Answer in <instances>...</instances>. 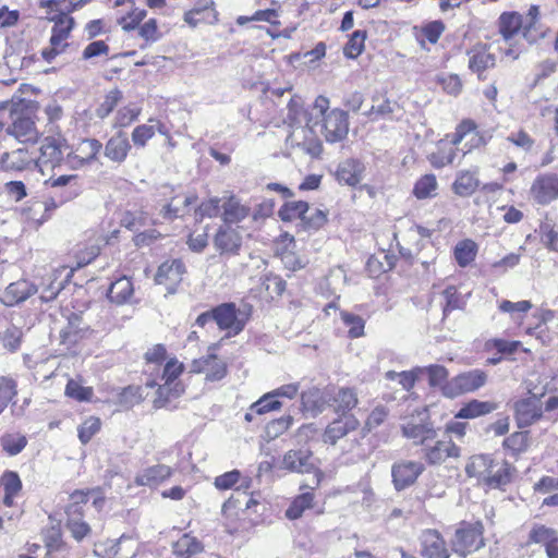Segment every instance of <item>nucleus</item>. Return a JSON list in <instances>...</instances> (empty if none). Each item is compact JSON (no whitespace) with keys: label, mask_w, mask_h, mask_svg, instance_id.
<instances>
[{"label":"nucleus","mask_w":558,"mask_h":558,"mask_svg":"<svg viewBox=\"0 0 558 558\" xmlns=\"http://www.w3.org/2000/svg\"><path fill=\"white\" fill-rule=\"evenodd\" d=\"M313 111L315 112L314 122L317 124V119L322 120V133L328 143H338L343 141L349 133V117L348 113L339 108L330 110V101L325 96L316 97L313 104Z\"/></svg>","instance_id":"obj_1"},{"label":"nucleus","mask_w":558,"mask_h":558,"mask_svg":"<svg viewBox=\"0 0 558 558\" xmlns=\"http://www.w3.org/2000/svg\"><path fill=\"white\" fill-rule=\"evenodd\" d=\"M470 477H476L490 488H499L510 482V465L505 460H494L487 454L474 456L465 466Z\"/></svg>","instance_id":"obj_2"},{"label":"nucleus","mask_w":558,"mask_h":558,"mask_svg":"<svg viewBox=\"0 0 558 558\" xmlns=\"http://www.w3.org/2000/svg\"><path fill=\"white\" fill-rule=\"evenodd\" d=\"M12 124L7 129L8 134L15 137L20 143L35 144L39 138V132L33 119L31 102L20 100L10 106Z\"/></svg>","instance_id":"obj_3"},{"label":"nucleus","mask_w":558,"mask_h":558,"mask_svg":"<svg viewBox=\"0 0 558 558\" xmlns=\"http://www.w3.org/2000/svg\"><path fill=\"white\" fill-rule=\"evenodd\" d=\"M216 324L220 330H226L227 335H239L247 324L251 316V306L243 305L238 307L234 303H222L215 307Z\"/></svg>","instance_id":"obj_4"},{"label":"nucleus","mask_w":558,"mask_h":558,"mask_svg":"<svg viewBox=\"0 0 558 558\" xmlns=\"http://www.w3.org/2000/svg\"><path fill=\"white\" fill-rule=\"evenodd\" d=\"M484 526L482 522H461L451 541L452 550L465 557L484 546Z\"/></svg>","instance_id":"obj_5"},{"label":"nucleus","mask_w":558,"mask_h":558,"mask_svg":"<svg viewBox=\"0 0 558 558\" xmlns=\"http://www.w3.org/2000/svg\"><path fill=\"white\" fill-rule=\"evenodd\" d=\"M47 20L54 22L51 29L50 46L43 49L41 56L45 61L51 62L58 54L62 53L69 46L68 38L74 26V19L68 14L57 16H45Z\"/></svg>","instance_id":"obj_6"},{"label":"nucleus","mask_w":558,"mask_h":558,"mask_svg":"<svg viewBox=\"0 0 558 558\" xmlns=\"http://www.w3.org/2000/svg\"><path fill=\"white\" fill-rule=\"evenodd\" d=\"M183 372V364L172 359L169 360L162 373V379L165 383L158 388V397L154 403L156 408H162L172 399L180 397L184 391V386L181 381L177 380Z\"/></svg>","instance_id":"obj_7"},{"label":"nucleus","mask_w":558,"mask_h":558,"mask_svg":"<svg viewBox=\"0 0 558 558\" xmlns=\"http://www.w3.org/2000/svg\"><path fill=\"white\" fill-rule=\"evenodd\" d=\"M487 381V374L482 369H472L461 373L448 380L441 388L442 395L456 398L463 393L473 392Z\"/></svg>","instance_id":"obj_8"},{"label":"nucleus","mask_w":558,"mask_h":558,"mask_svg":"<svg viewBox=\"0 0 558 558\" xmlns=\"http://www.w3.org/2000/svg\"><path fill=\"white\" fill-rule=\"evenodd\" d=\"M286 143L291 148L312 157H318L323 150V145L313 128L305 123L291 129Z\"/></svg>","instance_id":"obj_9"},{"label":"nucleus","mask_w":558,"mask_h":558,"mask_svg":"<svg viewBox=\"0 0 558 558\" xmlns=\"http://www.w3.org/2000/svg\"><path fill=\"white\" fill-rule=\"evenodd\" d=\"M68 148L64 140L46 137L39 148L40 155L35 157V166L44 172L45 168L56 169L62 161L65 162L64 153Z\"/></svg>","instance_id":"obj_10"},{"label":"nucleus","mask_w":558,"mask_h":558,"mask_svg":"<svg viewBox=\"0 0 558 558\" xmlns=\"http://www.w3.org/2000/svg\"><path fill=\"white\" fill-rule=\"evenodd\" d=\"M102 144L96 138L82 140L72 150L66 153L65 165L72 169H81L97 159Z\"/></svg>","instance_id":"obj_11"},{"label":"nucleus","mask_w":558,"mask_h":558,"mask_svg":"<svg viewBox=\"0 0 558 558\" xmlns=\"http://www.w3.org/2000/svg\"><path fill=\"white\" fill-rule=\"evenodd\" d=\"M422 450L425 460L433 465L441 464L449 458L457 459L460 457V448L450 437H444L442 439H436L435 437L426 442Z\"/></svg>","instance_id":"obj_12"},{"label":"nucleus","mask_w":558,"mask_h":558,"mask_svg":"<svg viewBox=\"0 0 558 558\" xmlns=\"http://www.w3.org/2000/svg\"><path fill=\"white\" fill-rule=\"evenodd\" d=\"M424 470V464L418 461L401 460L393 463L391 476L395 488L402 490L412 486Z\"/></svg>","instance_id":"obj_13"},{"label":"nucleus","mask_w":558,"mask_h":558,"mask_svg":"<svg viewBox=\"0 0 558 558\" xmlns=\"http://www.w3.org/2000/svg\"><path fill=\"white\" fill-rule=\"evenodd\" d=\"M530 194L539 205H548L558 199V175L555 173L537 175L531 185Z\"/></svg>","instance_id":"obj_14"},{"label":"nucleus","mask_w":558,"mask_h":558,"mask_svg":"<svg viewBox=\"0 0 558 558\" xmlns=\"http://www.w3.org/2000/svg\"><path fill=\"white\" fill-rule=\"evenodd\" d=\"M184 272L185 266L181 259L166 260L158 267L155 282L165 286L169 293H174Z\"/></svg>","instance_id":"obj_15"},{"label":"nucleus","mask_w":558,"mask_h":558,"mask_svg":"<svg viewBox=\"0 0 558 558\" xmlns=\"http://www.w3.org/2000/svg\"><path fill=\"white\" fill-rule=\"evenodd\" d=\"M213 243L220 255L235 256L242 246V235L231 226H221L217 230Z\"/></svg>","instance_id":"obj_16"},{"label":"nucleus","mask_w":558,"mask_h":558,"mask_svg":"<svg viewBox=\"0 0 558 558\" xmlns=\"http://www.w3.org/2000/svg\"><path fill=\"white\" fill-rule=\"evenodd\" d=\"M35 161L34 154L27 148H16L11 151H4L0 155V170L4 172H21L29 169Z\"/></svg>","instance_id":"obj_17"},{"label":"nucleus","mask_w":558,"mask_h":558,"mask_svg":"<svg viewBox=\"0 0 558 558\" xmlns=\"http://www.w3.org/2000/svg\"><path fill=\"white\" fill-rule=\"evenodd\" d=\"M37 291L38 288L36 284L27 279H20L17 281L11 282L5 288L2 296L0 298V301L5 306H15L25 302L32 295L37 293Z\"/></svg>","instance_id":"obj_18"},{"label":"nucleus","mask_w":558,"mask_h":558,"mask_svg":"<svg viewBox=\"0 0 558 558\" xmlns=\"http://www.w3.org/2000/svg\"><path fill=\"white\" fill-rule=\"evenodd\" d=\"M521 22V15L514 12L502 13L499 17V32L505 43L509 46L506 48V54L512 59H517L520 53V50L513 47L511 40L520 33Z\"/></svg>","instance_id":"obj_19"},{"label":"nucleus","mask_w":558,"mask_h":558,"mask_svg":"<svg viewBox=\"0 0 558 558\" xmlns=\"http://www.w3.org/2000/svg\"><path fill=\"white\" fill-rule=\"evenodd\" d=\"M421 555L424 558H449L446 542L436 530H425L421 534Z\"/></svg>","instance_id":"obj_20"},{"label":"nucleus","mask_w":558,"mask_h":558,"mask_svg":"<svg viewBox=\"0 0 558 558\" xmlns=\"http://www.w3.org/2000/svg\"><path fill=\"white\" fill-rule=\"evenodd\" d=\"M360 426L359 420L353 415H343L332 421L325 429L323 440L326 444L336 442L347 436L350 432L356 430Z\"/></svg>","instance_id":"obj_21"},{"label":"nucleus","mask_w":558,"mask_h":558,"mask_svg":"<svg viewBox=\"0 0 558 558\" xmlns=\"http://www.w3.org/2000/svg\"><path fill=\"white\" fill-rule=\"evenodd\" d=\"M130 150L131 144L128 135L124 132L119 131L107 141L104 148V155L110 161L120 165L124 162Z\"/></svg>","instance_id":"obj_22"},{"label":"nucleus","mask_w":558,"mask_h":558,"mask_svg":"<svg viewBox=\"0 0 558 558\" xmlns=\"http://www.w3.org/2000/svg\"><path fill=\"white\" fill-rule=\"evenodd\" d=\"M192 372L205 373L207 380L216 381L226 376L227 367L226 364L215 354H210L206 357L194 360L192 364Z\"/></svg>","instance_id":"obj_23"},{"label":"nucleus","mask_w":558,"mask_h":558,"mask_svg":"<svg viewBox=\"0 0 558 558\" xmlns=\"http://www.w3.org/2000/svg\"><path fill=\"white\" fill-rule=\"evenodd\" d=\"M542 403L537 398L522 399L515 403V416L519 426H530L541 418Z\"/></svg>","instance_id":"obj_24"},{"label":"nucleus","mask_w":558,"mask_h":558,"mask_svg":"<svg viewBox=\"0 0 558 558\" xmlns=\"http://www.w3.org/2000/svg\"><path fill=\"white\" fill-rule=\"evenodd\" d=\"M315 117V112H307L304 109L303 99L299 96H294L290 99L287 106V114L284 122L288 123L289 128L292 129L296 125H303L305 123L311 124Z\"/></svg>","instance_id":"obj_25"},{"label":"nucleus","mask_w":558,"mask_h":558,"mask_svg":"<svg viewBox=\"0 0 558 558\" xmlns=\"http://www.w3.org/2000/svg\"><path fill=\"white\" fill-rule=\"evenodd\" d=\"M364 165L356 159H347L339 163L336 178L339 183L349 186L357 185L362 180Z\"/></svg>","instance_id":"obj_26"},{"label":"nucleus","mask_w":558,"mask_h":558,"mask_svg":"<svg viewBox=\"0 0 558 558\" xmlns=\"http://www.w3.org/2000/svg\"><path fill=\"white\" fill-rule=\"evenodd\" d=\"M282 463L287 470L298 473H308L314 469L312 453L307 449L288 451Z\"/></svg>","instance_id":"obj_27"},{"label":"nucleus","mask_w":558,"mask_h":558,"mask_svg":"<svg viewBox=\"0 0 558 558\" xmlns=\"http://www.w3.org/2000/svg\"><path fill=\"white\" fill-rule=\"evenodd\" d=\"M402 434L404 437L412 439L414 445H421L422 447L436 437V432L429 424L414 423L413 421H408L402 425Z\"/></svg>","instance_id":"obj_28"},{"label":"nucleus","mask_w":558,"mask_h":558,"mask_svg":"<svg viewBox=\"0 0 558 558\" xmlns=\"http://www.w3.org/2000/svg\"><path fill=\"white\" fill-rule=\"evenodd\" d=\"M372 106L363 114L368 119L376 121L379 119H391L395 111L399 108L398 104L388 99L384 95L376 94L372 97Z\"/></svg>","instance_id":"obj_29"},{"label":"nucleus","mask_w":558,"mask_h":558,"mask_svg":"<svg viewBox=\"0 0 558 558\" xmlns=\"http://www.w3.org/2000/svg\"><path fill=\"white\" fill-rule=\"evenodd\" d=\"M495 56L488 51L485 46H475L469 51V68L476 73L478 77L487 69L495 66Z\"/></svg>","instance_id":"obj_30"},{"label":"nucleus","mask_w":558,"mask_h":558,"mask_svg":"<svg viewBox=\"0 0 558 558\" xmlns=\"http://www.w3.org/2000/svg\"><path fill=\"white\" fill-rule=\"evenodd\" d=\"M107 295L110 302L117 305L128 304L134 295L133 282L130 278L122 276L110 284Z\"/></svg>","instance_id":"obj_31"},{"label":"nucleus","mask_w":558,"mask_h":558,"mask_svg":"<svg viewBox=\"0 0 558 558\" xmlns=\"http://www.w3.org/2000/svg\"><path fill=\"white\" fill-rule=\"evenodd\" d=\"M478 185L480 180L476 172L461 170L456 175V180L452 183V190L454 194L461 197H468L477 190Z\"/></svg>","instance_id":"obj_32"},{"label":"nucleus","mask_w":558,"mask_h":558,"mask_svg":"<svg viewBox=\"0 0 558 558\" xmlns=\"http://www.w3.org/2000/svg\"><path fill=\"white\" fill-rule=\"evenodd\" d=\"M222 220L226 226H230L232 223H238L244 220L250 215V208L240 203L238 198L234 196L229 197L222 204Z\"/></svg>","instance_id":"obj_33"},{"label":"nucleus","mask_w":558,"mask_h":558,"mask_svg":"<svg viewBox=\"0 0 558 558\" xmlns=\"http://www.w3.org/2000/svg\"><path fill=\"white\" fill-rule=\"evenodd\" d=\"M171 475V469L165 464H157L143 470L135 477L137 485L155 486Z\"/></svg>","instance_id":"obj_34"},{"label":"nucleus","mask_w":558,"mask_h":558,"mask_svg":"<svg viewBox=\"0 0 558 558\" xmlns=\"http://www.w3.org/2000/svg\"><path fill=\"white\" fill-rule=\"evenodd\" d=\"M0 487L4 492L3 504L8 507H12L14 498L20 494L22 489V482L16 472L7 471L0 478Z\"/></svg>","instance_id":"obj_35"},{"label":"nucleus","mask_w":558,"mask_h":558,"mask_svg":"<svg viewBox=\"0 0 558 558\" xmlns=\"http://www.w3.org/2000/svg\"><path fill=\"white\" fill-rule=\"evenodd\" d=\"M95 493V489L73 492L70 495V502L65 510L68 519H82L83 506L89 500V495Z\"/></svg>","instance_id":"obj_36"},{"label":"nucleus","mask_w":558,"mask_h":558,"mask_svg":"<svg viewBox=\"0 0 558 558\" xmlns=\"http://www.w3.org/2000/svg\"><path fill=\"white\" fill-rule=\"evenodd\" d=\"M2 450L10 457L22 452L27 445V438L21 433H4L0 437Z\"/></svg>","instance_id":"obj_37"},{"label":"nucleus","mask_w":558,"mask_h":558,"mask_svg":"<svg viewBox=\"0 0 558 558\" xmlns=\"http://www.w3.org/2000/svg\"><path fill=\"white\" fill-rule=\"evenodd\" d=\"M333 402L336 412L345 414L357 405V393L353 388H340L333 397Z\"/></svg>","instance_id":"obj_38"},{"label":"nucleus","mask_w":558,"mask_h":558,"mask_svg":"<svg viewBox=\"0 0 558 558\" xmlns=\"http://www.w3.org/2000/svg\"><path fill=\"white\" fill-rule=\"evenodd\" d=\"M313 493H304L296 496L289 508L286 510V517L290 520H296L302 517L303 512L313 507Z\"/></svg>","instance_id":"obj_39"},{"label":"nucleus","mask_w":558,"mask_h":558,"mask_svg":"<svg viewBox=\"0 0 558 558\" xmlns=\"http://www.w3.org/2000/svg\"><path fill=\"white\" fill-rule=\"evenodd\" d=\"M558 537V533L544 524H534L529 533V543L542 544L548 547Z\"/></svg>","instance_id":"obj_40"},{"label":"nucleus","mask_w":558,"mask_h":558,"mask_svg":"<svg viewBox=\"0 0 558 558\" xmlns=\"http://www.w3.org/2000/svg\"><path fill=\"white\" fill-rule=\"evenodd\" d=\"M203 550L202 544L193 536L184 534L173 544V553L178 557H189L191 555L201 553Z\"/></svg>","instance_id":"obj_41"},{"label":"nucleus","mask_w":558,"mask_h":558,"mask_svg":"<svg viewBox=\"0 0 558 558\" xmlns=\"http://www.w3.org/2000/svg\"><path fill=\"white\" fill-rule=\"evenodd\" d=\"M308 211V204L303 201L287 202L279 210V217L283 221H292L304 218Z\"/></svg>","instance_id":"obj_42"},{"label":"nucleus","mask_w":558,"mask_h":558,"mask_svg":"<svg viewBox=\"0 0 558 558\" xmlns=\"http://www.w3.org/2000/svg\"><path fill=\"white\" fill-rule=\"evenodd\" d=\"M495 407L490 402L473 400L459 410L456 417L474 418L490 413Z\"/></svg>","instance_id":"obj_43"},{"label":"nucleus","mask_w":558,"mask_h":558,"mask_svg":"<svg viewBox=\"0 0 558 558\" xmlns=\"http://www.w3.org/2000/svg\"><path fill=\"white\" fill-rule=\"evenodd\" d=\"M438 187L437 179L434 174L422 177L414 185L413 194L418 199L434 197Z\"/></svg>","instance_id":"obj_44"},{"label":"nucleus","mask_w":558,"mask_h":558,"mask_svg":"<svg viewBox=\"0 0 558 558\" xmlns=\"http://www.w3.org/2000/svg\"><path fill=\"white\" fill-rule=\"evenodd\" d=\"M301 400L303 408L313 413H320L325 409L326 400L319 389L313 388L302 392Z\"/></svg>","instance_id":"obj_45"},{"label":"nucleus","mask_w":558,"mask_h":558,"mask_svg":"<svg viewBox=\"0 0 558 558\" xmlns=\"http://www.w3.org/2000/svg\"><path fill=\"white\" fill-rule=\"evenodd\" d=\"M417 372H420V376L426 374L428 377V384L432 387L442 386L447 383L448 371L445 366L434 364L425 367H417Z\"/></svg>","instance_id":"obj_46"},{"label":"nucleus","mask_w":558,"mask_h":558,"mask_svg":"<svg viewBox=\"0 0 558 558\" xmlns=\"http://www.w3.org/2000/svg\"><path fill=\"white\" fill-rule=\"evenodd\" d=\"M75 5L72 0H39V7L46 10V16L69 15Z\"/></svg>","instance_id":"obj_47"},{"label":"nucleus","mask_w":558,"mask_h":558,"mask_svg":"<svg viewBox=\"0 0 558 558\" xmlns=\"http://www.w3.org/2000/svg\"><path fill=\"white\" fill-rule=\"evenodd\" d=\"M476 244L472 240H464L457 244L454 248V257L461 267L471 264L476 256Z\"/></svg>","instance_id":"obj_48"},{"label":"nucleus","mask_w":558,"mask_h":558,"mask_svg":"<svg viewBox=\"0 0 558 558\" xmlns=\"http://www.w3.org/2000/svg\"><path fill=\"white\" fill-rule=\"evenodd\" d=\"M63 288L64 282L62 280H58L57 272L53 271L43 282L40 300L43 302H50L54 300Z\"/></svg>","instance_id":"obj_49"},{"label":"nucleus","mask_w":558,"mask_h":558,"mask_svg":"<svg viewBox=\"0 0 558 558\" xmlns=\"http://www.w3.org/2000/svg\"><path fill=\"white\" fill-rule=\"evenodd\" d=\"M16 381L9 376H0V414L17 393Z\"/></svg>","instance_id":"obj_50"},{"label":"nucleus","mask_w":558,"mask_h":558,"mask_svg":"<svg viewBox=\"0 0 558 558\" xmlns=\"http://www.w3.org/2000/svg\"><path fill=\"white\" fill-rule=\"evenodd\" d=\"M366 39V32L357 29L353 32L349 41L343 48V53L350 59L357 58L364 50V43Z\"/></svg>","instance_id":"obj_51"},{"label":"nucleus","mask_w":558,"mask_h":558,"mask_svg":"<svg viewBox=\"0 0 558 558\" xmlns=\"http://www.w3.org/2000/svg\"><path fill=\"white\" fill-rule=\"evenodd\" d=\"M340 316L343 324L349 328L350 338H359L364 335L365 322L361 316L348 312H341Z\"/></svg>","instance_id":"obj_52"},{"label":"nucleus","mask_w":558,"mask_h":558,"mask_svg":"<svg viewBox=\"0 0 558 558\" xmlns=\"http://www.w3.org/2000/svg\"><path fill=\"white\" fill-rule=\"evenodd\" d=\"M101 422L98 417H87L77 428L78 438L82 444H87L99 430Z\"/></svg>","instance_id":"obj_53"},{"label":"nucleus","mask_w":558,"mask_h":558,"mask_svg":"<svg viewBox=\"0 0 558 558\" xmlns=\"http://www.w3.org/2000/svg\"><path fill=\"white\" fill-rule=\"evenodd\" d=\"M122 98V94L119 89H113L109 92L104 101L96 109V116L100 119L108 117L112 110L117 107L119 101Z\"/></svg>","instance_id":"obj_54"},{"label":"nucleus","mask_w":558,"mask_h":558,"mask_svg":"<svg viewBox=\"0 0 558 558\" xmlns=\"http://www.w3.org/2000/svg\"><path fill=\"white\" fill-rule=\"evenodd\" d=\"M65 395L77 401H90L94 391L92 387H84L71 379L66 384Z\"/></svg>","instance_id":"obj_55"},{"label":"nucleus","mask_w":558,"mask_h":558,"mask_svg":"<svg viewBox=\"0 0 558 558\" xmlns=\"http://www.w3.org/2000/svg\"><path fill=\"white\" fill-rule=\"evenodd\" d=\"M124 539L121 536L118 541L108 539L95 545L94 554L100 558H116L119 553V545Z\"/></svg>","instance_id":"obj_56"},{"label":"nucleus","mask_w":558,"mask_h":558,"mask_svg":"<svg viewBox=\"0 0 558 558\" xmlns=\"http://www.w3.org/2000/svg\"><path fill=\"white\" fill-rule=\"evenodd\" d=\"M22 336L23 332L21 328L16 326L7 328L5 331L1 335L3 347L12 352L16 351L21 345Z\"/></svg>","instance_id":"obj_57"},{"label":"nucleus","mask_w":558,"mask_h":558,"mask_svg":"<svg viewBox=\"0 0 558 558\" xmlns=\"http://www.w3.org/2000/svg\"><path fill=\"white\" fill-rule=\"evenodd\" d=\"M293 423L291 415L282 416L278 420L269 422L266 426V434L269 438L275 439L283 434Z\"/></svg>","instance_id":"obj_58"},{"label":"nucleus","mask_w":558,"mask_h":558,"mask_svg":"<svg viewBox=\"0 0 558 558\" xmlns=\"http://www.w3.org/2000/svg\"><path fill=\"white\" fill-rule=\"evenodd\" d=\"M263 286L271 298L280 296L286 290V281L281 277L272 274L264 276Z\"/></svg>","instance_id":"obj_59"},{"label":"nucleus","mask_w":558,"mask_h":558,"mask_svg":"<svg viewBox=\"0 0 558 558\" xmlns=\"http://www.w3.org/2000/svg\"><path fill=\"white\" fill-rule=\"evenodd\" d=\"M141 113V109L136 106H126L121 108L116 116V128H125L135 121Z\"/></svg>","instance_id":"obj_60"},{"label":"nucleus","mask_w":558,"mask_h":558,"mask_svg":"<svg viewBox=\"0 0 558 558\" xmlns=\"http://www.w3.org/2000/svg\"><path fill=\"white\" fill-rule=\"evenodd\" d=\"M282 403L275 399L272 396H269V392L262 396L256 402L252 404V411H255L256 414H264L270 411L279 410Z\"/></svg>","instance_id":"obj_61"},{"label":"nucleus","mask_w":558,"mask_h":558,"mask_svg":"<svg viewBox=\"0 0 558 558\" xmlns=\"http://www.w3.org/2000/svg\"><path fill=\"white\" fill-rule=\"evenodd\" d=\"M142 390L138 386H129L119 395V403L125 408H132L142 401Z\"/></svg>","instance_id":"obj_62"},{"label":"nucleus","mask_w":558,"mask_h":558,"mask_svg":"<svg viewBox=\"0 0 558 558\" xmlns=\"http://www.w3.org/2000/svg\"><path fill=\"white\" fill-rule=\"evenodd\" d=\"M155 125H138L132 132V141L135 146L144 147L146 143L155 135Z\"/></svg>","instance_id":"obj_63"},{"label":"nucleus","mask_w":558,"mask_h":558,"mask_svg":"<svg viewBox=\"0 0 558 558\" xmlns=\"http://www.w3.org/2000/svg\"><path fill=\"white\" fill-rule=\"evenodd\" d=\"M436 81L450 95H458L461 92L462 84L456 74H441L437 76Z\"/></svg>","instance_id":"obj_64"}]
</instances>
